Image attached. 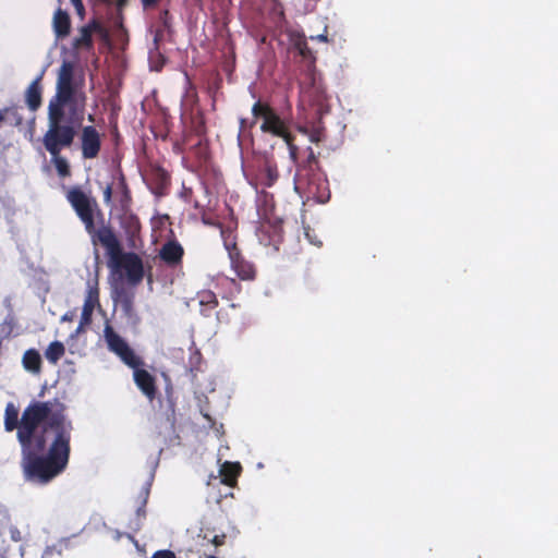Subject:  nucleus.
Wrapping results in <instances>:
<instances>
[{"instance_id": "obj_1", "label": "nucleus", "mask_w": 558, "mask_h": 558, "mask_svg": "<svg viewBox=\"0 0 558 558\" xmlns=\"http://www.w3.org/2000/svg\"><path fill=\"white\" fill-rule=\"evenodd\" d=\"M73 424L61 412L51 415L34 442L21 446V468L26 482L47 485L68 466Z\"/></svg>"}, {"instance_id": "obj_2", "label": "nucleus", "mask_w": 558, "mask_h": 558, "mask_svg": "<svg viewBox=\"0 0 558 558\" xmlns=\"http://www.w3.org/2000/svg\"><path fill=\"white\" fill-rule=\"evenodd\" d=\"M50 402L34 401L23 411L21 418L19 410L13 403H8L4 410V429L13 432L16 429V438L20 445L34 442V438L39 435V430L50 421Z\"/></svg>"}, {"instance_id": "obj_3", "label": "nucleus", "mask_w": 558, "mask_h": 558, "mask_svg": "<svg viewBox=\"0 0 558 558\" xmlns=\"http://www.w3.org/2000/svg\"><path fill=\"white\" fill-rule=\"evenodd\" d=\"M100 243L109 257V265L114 270L123 269L128 281L133 286L138 284L144 278V265L142 258L133 252L124 253L119 239L109 226L100 227L98 232Z\"/></svg>"}, {"instance_id": "obj_4", "label": "nucleus", "mask_w": 558, "mask_h": 558, "mask_svg": "<svg viewBox=\"0 0 558 558\" xmlns=\"http://www.w3.org/2000/svg\"><path fill=\"white\" fill-rule=\"evenodd\" d=\"M252 114L255 120H263L260 124L263 133L283 138L289 148L291 158L295 161L299 147L294 144V136L290 133L286 122L276 110L268 102L257 100L252 107Z\"/></svg>"}, {"instance_id": "obj_5", "label": "nucleus", "mask_w": 558, "mask_h": 558, "mask_svg": "<svg viewBox=\"0 0 558 558\" xmlns=\"http://www.w3.org/2000/svg\"><path fill=\"white\" fill-rule=\"evenodd\" d=\"M63 120L64 112H59L56 108L48 111V130L44 134L43 144L51 156L61 154V150L70 147L75 138V128L70 123H63Z\"/></svg>"}, {"instance_id": "obj_6", "label": "nucleus", "mask_w": 558, "mask_h": 558, "mask_svg": "<svg viewBox=\"0 0 558 558\" xmlns=\"http://www.w3.org/2000/svg\"><path fill=\"white\" fill-rule=\"evenodd\" d=\"M66 201L70 203L75 214L83 222L86 232L90 235L94 244L98 243L99 229L95 227V211H99L97 201L80 186H73L66 192Z\"/></svg>"}, {"instance_id": "obj_7", "label": "nucleus", "mask_w": 558, "mask_h": 558, "mask_svg": "<svg viewBox=\"0 0 558 558\" xmlns=\"http://www.w3.org/2000/svg\"><path fill=\"white\" fill-rule=\"evenodd\" d=\"M298 81L302 101L314 107L316 114L328 112L327 94L320 72H300Z\"/></svg>"}, {"instance_id": "obj_8", "label": "nucleus", "mask_w": 558, "mask_h": 558, "mask_svg": "<svg viewBox=\"0 0 558 558\" xmlns=\"http://www.w3.org/2000/svg\"><path fill=\"white\" fill-rule=\"evenodd\" d=\"M73 74L74 72H59L57 93L49 101L48 111L56 108L59 112H64V108L69 107L70 111L75 113L78 102L85 97L80 92Z\"/></svg>"}, {"instance_id": "obj_9", "label": "nucleus", "mask_w": 558, "mask_h": 558, "mask_svg": "<svg viewBox=\"0 0 558 558\" xmlns=\"http://www.w3.org/2000/svg\"><path fill=\"white\" fill-rule=\"evenodd\" d=\"M306 158L298 163V170L294 177V187L298 192L306 193L308 196H316L322 182L318 155L312 147L306 149Z\"/></svg>"}, {"instance_id": "obj_10", "label": "nucleus", "mask_w": 558, "mask_h": 558, "mask_svg": "<svg viewBox=\"0 0 558 558\" xmlns=\"http://www.w3.org/2000/svg\"><path fill=\"white\" fill-rule=\"evenodd\" d=\"M104 338L108 350L114 353L129 367L143 366V360L135 354L129 343L116 332L110 324H106L104 328Z\"/></svg>"}, {"instance_id": "obj_11", "label": "nucleus", "mask_w": 558, "mask_h": 558, "mask_svg": "<svg viewBox=\"0 0 558 558\" xmlns=\"http://www.w3.org/2000/svg\"><path fill=\"white\" fill-rule=\"evenodd\" d=\"M111 298L114 306L120 308L122 312L126 323L132 327H136L140 324L141 318L135 308L134 290L121 282L113 287Z\"/></svg>"}, {"instance_id": "obj_12", "label": "nucleus", "mask_w": 558, "mask_h": 558, "mask_svg": "<svg viewBox=\"0 0 558 558\" xmlns=\"http://www.w3.org/2000/svg\"><path fill=\"white\" fill-rule=\"evenodd\" d=\"M256 235L263 246L269 248L271 253L278 252L283 242L282 220L266 219L260 221Z\"/></svg>"}, {"instance_id": "obj_13", "label": "nucleus", "mask_w": 558, "mask_h": 558, "mask_svg": "<svg viewBox=\"0 0 558 558\" xmlns=\"http://www.w3.org/2000/svg\"><path fill=\"white\" fill-rule=\"evenodd\" d=\"M94 37L107 41L109 34L107 28L99 21H92L80 29V35L73 40V48L77 51L89 52L94 45Z\"/></svg>"}, {"instance_id": "obj_14", "label": "nucleus", "mask_w": 558, "mask_h": 558, "mask_svg": "<svg viewBox=\"0 0 558 558\" xmlns=\"http://www.w3.org/2000/svg\"><path fill=\"white\" fill-rule=\"evenodd\" d=\"M101 149V136L97 129L87 125L81 132V151L84 159H95Z\"/></svg>"}, {"instance_id": "obj_15", "label": "nucleus", "mask_w": 558, "mask_h": 558, "mask_svg": "<svg viewBox=\"0 0 558 558\" xmlns=\"http://www.w3.org/2000/svg\"><path fill=\"white\" fill-rule=\"evenodd\" d=\"M168 268H182L184 248L177 240H168L159 248L157 256Z\"/></svg>"}, {"instance_id": "obj_16", "label": "nucleus", "mask_w": 558, "mask_h": 558, "mask_svg": "<svg viewBox=\"0 0 558 558\" xmlns=\"http://www.w3.org/2000/svg\"><path fill=\"white\" fill-rule=\"evenodd\" d=\"M230 251V263L232 269L241 280H254L256 268L253 263L245 259L240 250Z\"/></svg>"}, {"instance_id": "obj_17", "label": "nucleus", "mask_w": 558, "mask_h": 558, "mask_svg": "<svg viewBox=\"0 0 558 558\" xmlns=\"http://www.w3.org/2000/svg\"><path fill=\"white\" fill-rule=\"evenodd\" d=\"M132 368L135 385L148 400L153 401L157 396L156 378L141 366Z\"/></svg>"}, {"instance_id": "obj_18", "label": "nucleus", "mask_w": 558, "mask_h": 558, "mask_svg": "<svg viewBox=\"0 0 558 558\" xmlns=\"http://www.w3.org/2000/svg\"><path fill=\"white\" fill-rule=\"evenodd\" d=\"M121 227L125 233L129 246L135 248L137 242L141 241L142 225L138 217L134 214H125L121 220Z\"/></svg>"}, {"instance_id": "obj_19", "label": "nucleus", "mask_w": 558, "mask_h": 558, "mask_svg": "<svg viewBox=\"0 0 558 558\" xmlns=\"http://www.w3.org/2000/svg\"><path fill=\"white\" fill-rule=\"evenodd\" d=\"M242 471V466L239 462H229L226 461L220 466V476H221V483L233 487L235 486L238 482V477L240 476Z\"/></svg>"}, {"instance_id": "obj_20", "label": "nucleus", "mask_w": 558, "mask_h": 558, "mask_svg": "<svg viewBox=\"0 0 558 558\" xmlns=\"http://www.w3.org/2000/svg\"><path fill=\"white\" fill-rule=\"evenodd\" d=\"M71 21L69 14L58 9L53 15V31L58 38H64L70 34Z\"/></svg>"}, {"instance_id": "obj_21", "label": "nucleus", "mask_w": 558, "mask_h": 558, "mask_svg": "<svg viewBox=\"0 0 558 558\" xmlns=\"http://www.w3.org/2000/svg\"><path fill=\"white\" fill-rule=\"evenodd\" d=\"M197 300L201 312L204 316H209L210 312L218 306V299L210 290H202L197 293Z\"/></svg>"}, {"instance_id": "obj_22", "label": "nucleus", "mask_w": 558, "mask_h": 558, "mask_svg": "<svg viewBox=\"0 0 558 558\" xmlns=\"http://www.w3.org/2000/svg\"><path fill=\"white\" fill-rule=\"evenodd\" d=\"M40 78L41 75L32 82L26 90V101L29 109L32 110H37L41 105V88L39 85Z\"/></svg>"}, {"instance_id": "obj_23", "label": "nucleus", "mask_w": 558, "mask_h": 558, "mask_svg": "<svg viewBox=\"0 0 558 558\" xmlns=\"http://www.w3.org/2000/svg\"><path fill=\"white\" fill-rule=\"evenodd\" d=\"M96 306H100L98 281H88L83 308L95 311Z\"/></svg>"}, {"instance_id": "obj_24", "label": "nucleus", "mask_w": 558, "mask_h": 558, "mask_svg": "<svg viewBox=\"0 0 558 558\" xmlns=\"http://www.w3.org/2000/svg\"><path fill=\"white\" fill-rule=\"evenodd\" d=\"M23 366L25 369L33 372V373H39L41 368V357L38 351L35 349L27 350L23 355Z\"/></svg>"}, {"instance_id": "obj_25", "label": "nucleus", "mask_w": 558, "mask_h": 558, "mask_svg": "<svg viewBox=\"0 0 558 558\" xmlns=\"http://www.w3.org/2000/svg\"><path fill=\"white\" fill-rule=\"evenodd\" d=\"M65 353V348L62 342H51L45 351V357L52 364H56Z\"/></svg>"}, {"instance_id": "obj_26", "label": "nucleus", "mask_w": 558, "mask_h": 558, "mask_svg": "<svg viewBox=\"0 0 558 558\" xmlns=\"http://www.w3.org/2000/svg\"><path fill=\"white\" fill-rule=\"evenodd\" d=\"M264 184L268 187L272 186L279 178L277 166L275 163L267 161L264 167Z\"/></svg>"}, {"instance_id": "obj_27", "label": "nucleus", "mask_w": 558, "mask_h": 558, "mask_svg": "<svg viewBox=\"0 0 558 558\" xmlns=\"http://www.w3.org/2000/svg\"><path fill=\"white\" fill-rule=\"evenodd\" d=\"M119 187L121 190V198H120L121 208L124 210H128L132 203V195H131V191L129 190V186L125 182V179L123 177L120 179Z\"/></svg>"}, {"instance_id": "obj_28", "label": "nucleus", "mask_w": 558, "mask_h": 558, "mask_svg": "<svg viewBox=\"0 0 558 558\" xmlns=\"http://www.w3.org/2000/svg\"><path fill=\"white\" fill-rule=\"evenodd\" d=\"M52 162L56 167V170L61 178H66L71 174L69 162L65 158L61 157V155L51 156Z\"/></svg>"}, {"instance_id": "obj_29", "label": "nucleus", "mask_w": 558, "mask_h": 558, "mask_svg": "<svg viewBox=\"0 0 558 558\" xmlns=\"http://www.w3.org/2000/svg\"><path fill=\"white\" fill-rule=\"evenodd\" d=\"M300 132L308 136L311 143L318 144L325 140V131L322 126H315L311 130L307 128H300Z\"/></svg>"}, {"instance_id": "obj_30", "label": "nucleus", "mask_w": 558, "mask_h": 558, "mask_svg": "<svg viewBox=\"0 0 558 558\" xmlns=\"http://www.w3.org/2000/svg\"><path fill=\"white\" fill-rule=\"evenodd\" d=\"M12 114L16 119V123L20 124L22 122V117L17 114V108H4L0 110V124L4 121V119Z\"/></svg>"}, {"instance_id": "obj_31", "label": "nucleus", "mask_w": 558, "mask_h": 558, "mask_svg": "<svg viewBox=\"0 0 558 558\" xmlns=\"http://www.w3.org/2000/svg\"><path fill=\"white\" fill-rule=\"evenodd\" d=\"M158 21L163 29L169 31L171 27V15L170 12L165 9L159 13Z\"/></svg>"}, {"instance_id": "obj_32", "label": "nucleus", "mask_w": 558, "mask_h": 558, "mask_svg": "<svg viewBox=\"0 0 558 558\" xmlns=\"http://www.w3.org/2000/svg\"><path fill=\"white\" fill-rule=\"evenodd\" d=\"M93 313H94V311L82 308L80 325L81 326L89 325L92 323Z\"/></svg>"}, {"instance_id": "obj_33", "label": "nucleus", "mask_w": 558, "mask_h": 558, "mask_svg": "<svg viewBox=\"0 0 558 558\" xmlns=\"http://www.w3.org/2000/svg\"><path fill=\"white\" fill-rule=\"evenodd\" d=\"M151 558H177L175 554L169 549L157 550L153 554Z\"/></svg>"}, {"instance_id": "obj_34", "label": "nucleus", "mask_w": 558, "mask_h": 558, "mask_svg": "<svg viewBox=\"0 0 558 558\" xmlns=\"http://www.w3.org/2000/svg\"><path fill=\"white\" fill-rule=\"evenodd\" d=\"M73 4L75 12L78 16L83 17L85 14V8L82 0H70Z\"/></svg>"}, {"instance_id": "obj_35", "label": "nucleus", "mask_w": 558, "mask_h": 558, "mask_svg": "<svg viewBox=\"0 0 558 558\" xmlns=\"http://www.w3.org/2000/svg\"><path fill=\"white\" fill-rule=\"evenodd\" d=\"M194 131L195 133L198 135V136H202L205 134V122H204V119L203 117L201 116L198 121L195 123L194 125Z\"/></svg>"}, {"instance_id": "obj_36", "label": "nucleus", "mask_w": 558, "mask_h": 558, "mask_svg": "<svg viewBox=\"0 0 558 558\" xmlns=\"http://www.w3.org/2000/svg\"><path fill=\"white\" fill-rule=\"evenodd\" d=\"M220 82H221V80L216 76L214 80V83L213 84L208 83V85L206 86L207 92L209 94L215 93L219 88Z\"/></svg>"}, {"instance_id": "obj_37", "label": "nucleus", "mask_w": 558, "mask_h": 558, "mask_svg": "<svg viewBox=\"0 0 558 558\" xmlns=\"http://www.w3.org/2000/svg\"><path fill=\"white\" fill-rule=\"evenodd\" d=\"M225 247L228 251L229 256H230V251H233L232 248L239 250L234 239H229V238L225 240Z\"/></svg>"}, {"instance_id": "obj_38", "label": "nucleus", "mask_w": 558, "mask_h": 558, "mask_svg": "<svg viewBox=\"0 0 558 558\" xmlns=\"http://www.w3.org/2000/svg\"><path fill=\"white\" fill-rule=\"evenodd\" d=\"M112 197V185L108 184L104 190V202L109 204Z\"/></svg>"}, {"instance_id": "obj_39", "label": "nucleus", "mask_w": 558, "mask_h": 558, "mask_svg": "<svg viewBox=\"0 0 558 558\" xmlns=\"http://www.w3.org/2000/svg\"><path fill=\"white\" fill-rule=\"evenodd\" d=\"M159 0H141L144 10L154 8Z\"/></svg>"}, {"instance_id": "obj_40", "label": "nucleus", "mask_w": 558, "mask_h": 558, "mask_svg": "<svg viewBox=\"0 0 558 558\" xmlns=\"http://www.w3.org/2000/svg\"><path fill=\"white\" fill-rule=\"evenodd\" d=\"M326 29H327V27H325V31ZM310 38L313 40H318V41H324V43L328 41L326 32L323 34L316 35V36L312 35Z\"/></svg>"}, {"instance_id": "obj_41", "label": "nucleus", "mask_w": 558, "mask_h": 558, "mask_svg": "<svg viewBox=\"0 0 558 558\" xmlns=\"http://www.w3.org/2000/svg\"><path fill=\"white\" fill-rule=\"evenodd\" d=\"M225 538H226V535L222 534V535H216L214 538H213V543L216 545V546H220L225 543Z\"/></svg>"}, {"instance_id": "obj_42", "label": "nucleus", "mask_w": 558, "mask_h": 558, "mask_svg": "<svg viewBox=\"0 0 558 558\" xmlns=\"http://www.w3.org/2000/svg\"><path fill=\"white\" fill-rule=\"evenodd\" d=\"M119 11H122L128 5V0H113Z\"/></svg>"}, {"instance_id": "obj_43", "label": "nucleus", "mask_w": 558, "mask_h": 558, "mask_svg": "<svg viewBox=\"0 0 558 558\" xmlns=\"http://www.w3.org/2000/svg\"><path fill=\"white\" fill-rule=\"evenodd\" d=\"M274 11L278 14L279 20H283L284 19L283 9H282V7L280 4H276Z\"/></svg>"}, {"instance_id": "obj_44", "label": "nucleus", "mask_w": 558, "mask_h": 558, "mask_svg": "<svg viewBox=\"0 0 558 558\" xmlns=\"http://www.w3.org/2000/svg\"><path fill=\"white\" fill-rule=\"evenodd\" d=\"M184 74H185V81H186V84H187V85H189V87H190V90H189V92H194V90H195V87H194V85H193V83H192V78L190 77L189 72H184Z\"/></svg>"}, {"instance_id": "obj_45", "label": "nucleus", "mask_w": 558, "mask_h": 558, "mask_svg": "<svg viewBox=\"0 0 558 558\" xmlns=\"http://www.w3.org/2000/svg\"><path fill=\"white\" fill-rule=\"evenodd\" d=\"M201 214H202V220H203V222H204V223H206V225H210V222H209L208 218L206 217V213H205V209H204V208H202Z\"/></svg>"}, {"instance_id": "obj_46", "label": "nucleus", "mask_w": 558, "mask_h": 558, "mask_svg": "<svg viewBox=\"0 0 558 558\" xmlns=\"http://www.w3.org/2000/svg\"><path fill=\"white\" fill-rule=\"evenodd\" d=\"M201 214H202V220H203V222H204V223H206V225H210V222H209L208 218L206 217V213H205V209H204V208H202Z\"/></svg>"}, {"instance_id": "obj_47", "label": "nucleus", "mask_w": 558, "mask_h": 558, "mask_svg": "<svg viewBox=\"0 0 558 558\" xmlns=\"http://www.w3.org/2000/svg\"><path fill=\"white\" fill-rule=\"evenodd\" d=\"M60 70L62 71H65V70H73L72 65L70 63H63L60 68Z\"/></svg>"}, {"instance_id": "obj_48", "label": "nucleus", "mask_w": 558, "mask_h": 558, "mask_svg": "<svg viewBox=\"0 0 558 558\" xmlns=\"http://www.w3.org/2000/svg\"><path fill=\"white\" fill-rule=\"evenodd\" d=\"M306 51H307V48L304 47V48H300V52L302 56L306 57Z\"/></svg>"}, {"instance_id": "obj_49", "label": "nucleus", "mask_w": 558, "mask_h": 558, "mask_svg": "<svg viewBox=\"0 0 558 558\" xmlns=\"http://www.w3.org/2000/svg\"><path fill=\"white\" fill-rule=\"evenodd\" d=\"M194 207H195L196 209H199V211H202V208H203V207H202V206H199L198 202H195Z\"/></svg>"}, {"instance_id": "obj_50", "label": "nucleus", "mask_w": 558, "mask_h": 558, "mask_svg": "<svg viewBox=\"0 0 558 558\" xmlns=\"http://www.w3.org/2000/svg\"><path fill=\"white\" fill-rule=\"evenodd\" d=\"M194 371H197V372H198V371H201V368H199V367H196V368H193V367H192V368H191V373H192L193 377H195V373H194Z\"/></svg>"}, {"instance_id": "obj_51", "label": "nucleus", "mask_w": 558, "mask_h": 558, "mask_svg": "<svg viewBox=\"0 0 558 558\" xmlns=\"http://www.w3.org/2000/svg\"><path fill=\"white\" fill-rule=\"evenodd\" d=\"M315 245L317 246H320L322 245V241H317V242H313Z\"/></svg>"}, {"instance_id": "obj_52", "label": "nucleus", "mask_w": 558, "mask_h": 558, "mask_svg": "<svg viewBox=\"0 0 558 558\" xmlns=\"http://www.w3.org/2000/svg\"><path fill=\"white\" fill-rule=\"evenodd\" d=\"M0 558H7V555L4 553H0Z\"/></svg>"}, {"instance_id": "obj_53", "label": "nucleus", "mask_w": 558, "mask_h": 558, "mask_svg": "<svg viewBox=\"0 0 558 558\" xmlns=\"http://www.w3.org/2000/svg\"><path fill=\"white\" fill-rule=\"evenodd\" d=\"M244 124H245V120H244V119H242V120H241V126L243 128V126H244Z\"/></svg>"}, {"instance_id": "obj_54", "label": "nucleus", "mask_w": 558, "mask_h": 558, "mask_svg": "<svg viewBox=\"0 0 558 558\" xmlns=\"http://www.w3.org/2000/svg\"><path fill=\"white\" fill-rule=\"evenodd\" d=\"M195 355L198 360L201 359V353L197 352Z\"/></svg>"}, {"instance_id": "obj_55", "label": "nucleus", "mask_w": 558, "mask_h": 558, "mask_svg": "<svg viewBox=\"0 0 558 558\" xmlns=\"http://www.w3.org/2000/svg\"><path fill=\"white\" fill-rule=\"evenodd\" d=\"M207 558H217V557H215V556H208Z\"/></svg>"}]
</instances>
